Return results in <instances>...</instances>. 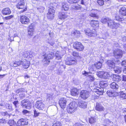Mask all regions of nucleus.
<instances>
[{"label":"nucleus","mask_w":126,"mask_h":126,"mask_svg":"<svg viewBox=\"0 0 126 126\" xmlns=\"http://www.w3.org/2000/svg\"><path fill=\"white\" fill-rule=\"evenodd\" d=\"M99 85L101 88L98 87L96 89H94V90L95 93L97 94V96L102 95L104 91V89L108 85V84L106 82L103 81H101Z\"/></svg>","instance_id":"obj_1"},{"label":"nucleus","mask_w":126,"mask_h":126,"mask_svg":"<svg viewBox=\"0 0 126 126\" xmlns=\"http://www.w3.org/2000/svg\"><path fill=\"white\" fill-rule=\"evenodd\" d=\"M78 105L75 102H71L67 107V111L68 113H72L76 110Z\"/></svg>","instance_id":"obj_2"},{"label":"nucleus","mask_w":126,"mask_h":126,"mask_svg":"<svg viewBox=\"0 0 126 126\" xmlns=\"http://www.w3.org/2000/svg\"><path fill=\"white\" fill-rule=\"evenodd\" d=\"M56 6H51L48 10V12L47 14V17L48 19L51 20L54 18L55 10Z\"/></svg>","instance_id":"obj_3"},{"label":"nucleus","mask_w":126,"mask_h":126,"mask_svg":"<svg viewBox=\"0 0 126 126\" xmlns=\"http://www.w3.org/2000/svg\"><path fill=\"white\" fill-rule=\"evenodd\" d=\"M21 105L23 108L27 109H30L32 106L31 103L26 99H24L21 101Z\"/></svg>","instance_id":"obj_4"},{"label":"nucleus","mask_w":126,"mask_h":126,"mask_svg":"<svg viewBox=\"0 0 126 126\" xmlns=\"http://www.w3.org/2000/svg\"><path fill=\"white\" fill-rule=\"evenodd\" d=\"M25 2L24 0H20L16 5L17 7L19 9H23L21 11V13L27 10L26 6L25 5Z\"/></svg>","instance_id":"obj_5"},{"label":"nucleus","mask_w":126,"mask_h":126,"mask_svg":"<svg viewBox=\"0 0 126 126\" xmlns=\"http://www.w3.org/2000/svg\"><path fill=\"white\" fill-rule=\"evenodd\" d=\"M54 56V54L52 52L47 54L45 56L43 60V62L45 64L49 63L50 62V59H52Z\"/></svg>","instance_id":"obj_6"},{"label":"nucleus","mask_w":126,"mask_h":126,"mask_svg":"<svg viewBox=\"0 0 126 126\" xmlns=\"http://www.w3.org/2000/svg\"><path fill=\"white\" fill-rule=\"evenodd\" d=\"M123 51L118 48L114 50L113 54L115 57L116 59L121 58L122 56Z\"/></svg>","instance_id":"obj_7"},{"label":"nucleus","mask_w":126,"mask_h":126,"mask_svg":"<svg viewBox=\"0 0 126 126\" xmlns=\"http://www.w3.org/2000/svg\"><path fill=\"white\" fill-rule=\"evenodd\" d=\"M77 60L76 59L71 57L68 58L65 62L66 64L68 65H72L73 64H76L77 63Z\"/></svg>","instance_id":"obj_8"},{"label":"nucleus","mask_w":126,"mask_h":126,"mask_svg":"<svg viewBox=\"0 0 126 126\" xmlns=\"http://www.w3.org/2000/svg\"><path fill=\"white\" fill-rule=\"evenodd\" d=\"M73 46L74 49L79 51H82L84 48L83 45L79 42H75Z\"/></svg>","instance_id":"obj_9"},{"label":"nucleus","mask_w":126,"mask_h":126,"mask_svg":"<svg viewBox=\"0 0 126 126\" xmlns=\"http://www.w3.org/2000/svg\"><path fill=\"white\" fill-rule=\"evenodd\" d=\"M80 97L84 100L87 99L89 96V91L86 90H82L80 93Z\"/></svg>","instance_id":"obj_10"},{"label":"nucleus","mask_w":126,"mask_h":126,"mask_svg":"<svg viewBox=\"0 0 126 126\" xmlns=\"http://www.w3.org/2000/svg\"><path fill=\"white\" fill-rule=\"evenodd\" d=\"M108 26L112 29H116L120 26L119 24L115 23L113 21L110 20L109 22H108Z\"/></svg>","instance_id":"obj_11"},{"label":"nucleus","mask_w":126,"mask_h":126,"mask_svg":"<svg viewBox=\"0 0 126 126\" xmlns=\"http://www.w3.org/2000/svg\"><path fill=\"white\" fill-rule=\"evenodd\" d=\"M45 106V105L41 100H37L36 102L35 107L39 110H43Z\"/></svg>","instance_id":"obj_12"},{"label":"nucleus","mask_w":126,"mask_h":126,"mask_svg":"<svg viewBox=\"0 0 126 126\" xmlns=\"http://www.w3.org/2000/svg\"><path fill=\"white\" fill-rule=\"evenodd\" d=\"M67 101L65 98H61L59 101V105L61 108L64 109L66 106Z\"/></svg>","instance_id":"obj_13"},{"label":"nucleus","mask_w":126,"mask_h":126,"mask_svg":"<svg viewBox=\"0 0 126 126\" xmlns=\"http://www.w3.org/2000/svg\"><path fill=\"white\" fill-rule=\"evenodd\" d=\"M20 22L23 24H27L29 23L30 21L28 17L24 16H21L20 17Z\"/></svg>","instance_id":"obj_14"},{"label":"nucleus","mask_w":126,"mask_h":126,"mask_svg":"<svg viewBox=\"0 0 126 126\" xmlns=\"http://www.w3.org/2000/svg\"><path fill=\"white\" fill-rule=\"evenodd\" d=\"M69 14L66 12L59 13L58 15L59 18L61 20H63L64 19H67L68 17Z\"/></svg>","instance_id":"obj_15"},{"label":"nucleus","mask_w":126,"mask_h":126,"mask_svg":"<svg viewBox=\"0 0 126 126\" xmlns=\"http://www.w3.org/2000/svg\"><path fill=\"white\" fill-rule=\"evenodd\" d=\"M28 124L27 120L25 119H21L18 121L16 125L17 126H23L27 125Z\"/></svg>","instance_id":"obj_16"},{"label":"nucleus","mask_w":126,"mask_h":126,"mask_svg":"<svg viewBox=\"0 0 126 126\" xmlns=\"http://www.w3.org/2000/svg\"><path fill=\"white\" fill-rule=\"evenodd\" d=\"M85 32L86 35L89 37H95L96 35V32L95 31H92L88 29L85 30Z\"/></svg>","instance_id":"obj_17"},{"label":"nucleus","mask_w":126,"mask_h":126,"mask_svg":"<svg viewBox=\"0 0 126 126\" xmlns=\"http://www.w3.org/2000/svg\"><path fill=\"white\" fill-rule=\"evenodd\" d=\"M106 63L110 69L112 68L115 67V63L113 60H108L106 62Z\"/></svg>","instance_id":"obj_18"},{"label":"nucleus","mask_w":126,"mask_h":126,"mask_svg":"<svg viewBox=\"0 0 126 126\" xmlns=\"http://www.w3.org/2000/svg\"><path fill=\"white\" fill-rule=\"evenodd\" d=\"M79 93V90L76 88H74L71 90V95L74 96L78 95Z\"/></svg>","instance_id":"obj_19"},{"label":"nucleus","mask_w":126,"mask_h":126,"mask_svg":"<svg viewBox=\"0 0 126 126\" xmlns=\"http://www.w3.org/2000/svg\"><path fill=\"white\" fill-rule=\"evenodd\" d=\"M61 4L62 6V10L67 11L69 9L68 5L65 2H61Z\"/></svg>","instance_id":"obj_20"},{"label":"nucleus","mask_w":126,"mask_h":126,"mask_svg":"<svg viewBox=\"0 0 126 126\" xmlns=\"http://www.w3.org/2000/svg\"><path fill=\"white\" fill-rule=\"evenodd\" d=\"M87 104V102L81 101L79 103V106L80 108L84 109L86 108Z\"/></svg>","instance_id":"obj_21"},{"label":"nucleus","mask_w":126,"mask_h":126,"mask_svg":"<svg viewBox=\"0 0 126 126\" xmlns=\"http://www.w3.org/2000/svg\"><path fill=\"white\" fill-rule=\"evenodd\" d=\"M89 16L97 18L99 17L98 16L97 13L94 10H92L89 14Z\"/></svg>","instance_id":"obj_22"},{"label":"nucleus","mask_w":126,"mask_h":126,"mask_svg":"<svg viewBox=\"0 0 126 126\" xmlns=\"http://www.w3.org/2000/svg\"><path fill=\"white\" fill-rule=\"evenodd\" d=\"M21 62H22L21 64H22L23 66H24V68L27 69L29 67L30 64L29 62H27L25 59L23 60V61H21Z\"/></svg>","instance_id":"obj_23"},{"label":"nucleus","mask_w":126,"mask_h":126,"mask_svg":"<svg viewBox=\"0 0 126 126\" xmlns=\"http://www.w3.org/2000/svg\"><path fill=\"white\" fill-rule=\"evenodd\" d=\"M95 109L96 110L99 111H102L104 109L103 107L98 103H96Z\"/></svg>","instance_id":"obj_24"},{"label":"nucleus","mask_w":126,"mask_h":126,"mask_svg":"<svg viewBox=\"0 0 126 126\" xmlns=\"http://www.w3.org/2000/svg\"><path fill=\"white\" fill-rule=\"evenodd\" d=\"M110 87L116 91L117 90L119 89V86L115 83L113 82L111 83L110 85Z\"/></svg>","instance_id":"obj_25"},{"label":"nucleus","mask_w":126,"mask_h":126,"mask_svg":"<svg viewBox=\"0 0 126 126\" xmlns=\"http://www.w3.org/2000/svg\"><path fill=\"white\" fill-rule=\"evenodd\" d=\"M11 12L10 9L7 8L3 9L2 11L3 14L5 15H9Z\"/></svg>","instance_id":"obj_26"},{"label":"nucleus","mask_w":126,"mask_h":126,"mask_svg":"<svg viewBox=\"0 0 126 126\" xmlns=\"http://www.w3.org/2000/svg\"><path fill=\"white\" fill-rule=\"evenodd\" d=\"M90 24L93 27L96 26L97 27L99 26L98 21L96 20H92L90 22Z\"/></svg>","instance_id":"obj_27"},{"label":"nucleus","mask_w":126,"mask_h":126,"mask_svg":"<svg viewBox=\"0 0 126 126\" xmlns=\"http://www.w3.org/2000/svg\"><path fill=\"white\" fill-rule=\"evenodd\" d=\"M113 79L115 81L119 82L121 80L122 78L119 75H114L113 76Z\"/></svg>","instance_id":"obj_28"},{"label":"nucleus","mask_w":126,"mask_h":126,"mask_svg":"<svg viewBox=\"0 0 126 126\" xmlns=\"http://www.w3.org/2000/svg\"><path fill=\"white\" fill-rule=\"evenodd\" d=\"M110 19L109 18L107 17H102L101 20V22L103 24H105L106 23L108 24Z\"/></svg>","instance_id":"obj_29"},{"label":"nucleus","mask_w":126,"mask_h":126,"mask_svg":"<svg viewBox=\"0 0 126 126\" xmlns=\"http://www.w3.org/2000/svg\"><path fill=\"white\" fill-rule=\"evenodd\" d=\"M120 14L124 16H126V8L125 7L121 8L120 10Z\"/></svg>","instance_id":"obj_30"},{"label":"nucleus","mask_w":126,"mask_h":126,"mask_svg":"<svg viewBox=\"0 0 126 126\" xmlns=\"http://www.w3.org/2000/svg\"><path fill=\"white\" fill-rule=\"evenodd\" d=\"M113 68L115 72L117 74L120 73L122 70L121 67L119 66L114 67Z\"/></svg>","instance_id":"obj_31"},{"label":"nucleus","mask_w":126,"mask_h":126,"mask_svg":"<svg viewBox=\"0 0 126 126\" xmlns=\"http://www.w3.org/2000/svg\"><path fill=\"white\" fill-rule=\"evenodd\" d=\"M97 120V118L95 117H91L89 119V122L90 124L94 123Z\"/></svg>","instance_id":"obj_32"},{"label":"nucleus","mask_w":126,"mask_h":126,"mask_svg":"<svg viewBox=\"0 0 126 126\" xmlns=\"http://www.w3.org/2000/svg\"><path fill=\"white\" fill-rule=\"evenodd\" d=\"M102 63L100 61L96 62L94 64L95 66L97 69H100L101 68L102 65Z\"/></svg>","instance_id":"obj_33"},{"label":"nucleus","mask_w":126,"mask_h":126,"mask_svg":"<svg viewBox=\"0 0 126 126\" xmlns=\"http://www.w3.org/2000/svg\"><path fill=\"white\" fill-rule=\"evenodd\" d=\"M72 34L73 36L76 37H79L80 35V33L79 31L77 30H75L73 32Z\"/></svg>","instance_id":"obj_34"},{"label":"nucleus","mask_w":126,"mask_h":126,"mask_svg":"<svg viewBox=\"0 0 126 126\" xmlns=\"http://www.w3.org/2000/svg\"><path fill=\"white\" fill-rule=\"evenodd\" d=\"M22 62L21 61H15L13 62V66L14 67H16L19 66L22 63Z\"/></svg>","instance_id":"obj_35"},{"label":"nucleus","mask_w":126,"mask_h":126,"mask_svg":"<svg viewBox=\"0 0 126 126\" xmlns=\"http://www.w3.org/2000/svg\"><path fill=\"white\" fill-rule=\"evenodd\" d=\"M115 19L117 20L122 21L124 20L123 17L121 16H119L118 15H116L115 16Z\"/></svg>","instance_id":"obj_36"},{"label":"nucleus","mask_w":126,"mask_h":126,"mask_svg":"<svg viewBox=\"0 0 126 126\" xmlns=\"http://www.w3.org/2000/svg\"><path fill=\"white\" fill-rule=\"evenodd\" d=\"M8 123L10 126H15L16 124V122L13 120H9Z\"/></svg>","instance_id":"obj_37"},{"label":"nucleus","mask_w":126,"mask_h":126,"mask_svg":"<svg viewBox=\"0 0 126 126\" xmlns=\"http://www.w3.org/2000/svg\"><path fill=\"white\" fill-rule=\"evenodd\" d=\"M55 56L56 58V60H58L60 61H59V62H60L61 61V59L62 57H61V56L60 54H59V52H57L55 54Z\"/></svg>","instance_id":"obj_38"},{"label":"nucleus","mask_w":126,"mask_h":126,"mask_svg":"<svg viewBox=\"0 0 126 126\" xmlns=\"http://www.w3.org/2000/svg\"><path fill=\"white\" fill-rule=\"evenodd\" d=\"M37 9L40 13L43 12L45 9V8L41 6H37Z\"/></svg>","instance_id":"obj_39"},{"label":"nucleus","mask_w":126,"mask_h":126,"mask_svg":"<svg viewBox=\"0 0 126 126\" xmlns=\"http://www.w3.org/2000/svg\"><path fill=\"white\" fill-rule=\"evenodd\" d=\"M107 94L110 97L113 96L114 95V92L108 90L107 91Z\"/></svg>","instance_id":"obj_40"},{"label":"nucleus","mask_w":126,"mask_h":126,"mask_svg":"<svg viewBox=\"0 0 126 126\" xmlns=\"http://www.w3.org/2000/svg\"><path fill=\"white\" fill-rule=\"evenodd\" d=\"M110 75L107 72H104V74L103 76V79H107L110 77Z\"/></svg>","instance_id":"obj_41"},{"label":"nucleus","mask_w":126,"mask_h":126,"mask_svg":"<svg viewBox=\"0 0 126 126\" xmlns=\"http://www.w3.org/2000/svg\"><path fill=\"white\" fill-rule=\"evenodd\" d=\"M104 72V71H99L98 72L97 74L99 77L101 78H103Z\"/></svg>","instance_id":"obj_42"},{"label":"nucleus","mask_w":126,"mask_h":126,"mask_svg":"<svg viewBox=\"0 0 126 126\" xmlns=\"http://www.w3.org/2000/svg\"><path fill=\"white\" fill-rule=\"evenodd\" d=\"M72 54V55L74 57H78L79 58H81L79 53L77 52L73 51Z\"/></svg>","instance_id":"obj_43"},{"label":"nucleus","mask_w":126,"mask_h":126,"mask_svg":"<svg viewBox=\"0 0 126 126\" xmlns=\"http://www.w3.org/2000/svg\"><path fill=\"white\" fill-rule=\"evenodd\" d=\"M26 90L23 88H21L19 89L16 91V93L18 94L20 92H25Z\"/></svg>","instance_id":"obj_44"},{"label":"nucleus","mask_w":126,"mask_h":126,"mask_svg":"<svg viewBox=\"0 0 126 126\" xmlns=\"http://www.w3.org/2000/svg\"><path fill=\"white\" fill-rule=\"evenodd\" d=\"M125 91L124 90H123V91H120L119 93L120 94V96L121 98H123L124 96L126 94L124 92Z\"/></svg>","instance_id":"obj_45"},{"label":"nucleus","mask_w":126,"mask_h":126,"mask_svg":"<svg viewBox=\"0 0 126 126\" xmlns=\"http://www.w3.org/2000/svg\"><path fill=\"white\" fill-rule=\"evenodd\" d=\"M33 118H36L38 117L40 114V113L37 111L36 110H34Z\"/></svg>","instance_id":"obj_46"},{"label":"nucleus","mask_w":126,"mask_h":126,"mask_svg":"<svg viewBox=\"0 0 126 126\" xmlns=\"http://www.w3.org/2000/svg\"><path fill=\"white\" fill-rule=\"evenodd\" d=\"M81 5L77 4L74 6L73 8L75 10H78L80 9L81 8Z\"/></svg>","instance_id":"obj_47"},{"label":"nucleus","mask_w":126,"mask_h":126,"mask_svg":"<svg viewBox=\"0 0 126 126\" xmlns=\"http://www.w3.org/2000/svg\"><path fill=\"white\" fill-rule=\"evenodd\" d=\"M34 27V24L33 23H32L29 26L28 29L33 30Z\"/></svg>","instance_id":"obj_48"},{"label":"nucleus","mask_w":126,"mask_h":126,"mask_svg":"<svg viewBox=\"0 0 126 126\" xmlns=\"http://www.w3.org/2000/svg\"><path fill=\"white\" fill-rule=\"evenodd\" d=\"M104 0H97V3L100 5L102 6L104 5Z\"/></svg>","instance_id":"obj_49"},{"label":"nucleus","mask_w":126,"mask_h":126,"mask_svg":"<svg viewBox=\"0 0 126 126\" xmlns=\"http://www.w3.org/2000/svg\"><path fill=\"white\" fill-rule=\"evenodd\" d=\"M80 3L82 5H85L87 4V0H80Z\"/></svg>","instance_id":"obj_50"},{"label":"nucleus","mask_w":126,"mask_h":126,"mask_svg":"<svg viewBox=\"0 0 126 126\" xmlns=\"http://www.w3.org/2000/svg\"><path fill=\"white\" fill-rule=\"evenodd\" d=\"M88 77L90 79V81H93L94 79V78L92 75H88Z\"/></svg>","instance_id":"obj_51"},{"label":"nucleus","mask_w":126,"mask_h":126,"mask_svg":"<svg viewBox=\"0 0 126 126\" xmlns=\"http://www.w3.org/2000/svg\"><path fill=\"white\" fill-rule=\"evenodd\" d=\"M52 126H62V124L61 123L58 122L54 124Z\"/></svg>","instance_id":"obj_52"},{"label":"nucleus","mask_w":126,"mask_h":126,"mask_svg":"<svg viewBox=\"0 0 126 126\" xmlns=\"http://www.w3.org/2000/svg\"><path fill=\"white\" fill-rule=\"evenodd\" d=\"M22 112L24 114L27 115H28V114L29 113V111L26 110H23Z\"/></svg>","instance_id":"obj_53"},{"label":"nucleus","mask_w":126,"mask_h":126,"mask_svg":"<svg viewBox=\"0 0 126 126\" xmlns=\"http://www.w3.org/2000/svg\"><path fill=\"white\" fill-rule=\"evenodd\" d=\"M33 30L28 29V33L29 35L32 36L33 34Z\"/></svg>","instance_id":"obj_54"},{"label":"nucleus","mask_w":126,"mask_h":126,"mask_svg":"<svg viewBox=\"0 0 126 126\" xmlns=\"http://www.w3.org/2000/svg\"><path fill=\"white\" fill-rule=\"evenodd\" d=\"M121 64L122 65L125 67L126 66V60H124L121 63Z\"/></svg>","instance_id":"obj_55"},{"label":"nucleus","mask_w":126,"mask_h":126,"mask_svg":"<svg viewBox=\"0 0 126 126\" xmlns=\"http://www.w3.org/2000/svg\"><path fill=\"white\" fill-rule=\"evenodd\" d=\"M6 123V120L4 119H0V123L2 124H5Z\"/></svg>","instance_id":"obj_56"},{"label":"nucleus","mask_w":126,"mask_h":126,"mask_svg":"<svg viewBox=\"0 0 126 126\" xmlns=\"http://www.w3.org/2000/svg\"><path fill=\"white\" fill-rule=\"evenodd\" d=\"M126 84H122L121 85V88L122 89L123 91L124 90H125L126 88Z\"/></svg>","instance_id":"obj_57"},{"label":"nucleus","mask_w":126,"mask_h":126,"mask_svg":"<svg viewBox=\"0 0 126 126\" xmlns=\"http://www.w3.org/2000/svg\"><path fill=\"white\" fill-rule=\"evenodd\" d=\"M106 122H107V124H106L105 125V126H108L109 125L108 124H110H110H112V122L110 121L108 119L107 120H106Z\"/></svg>","instance_id":"obj_58"},{"label":"nucleus","mask_w":126,"mask_h":126,"mask_svg":"<svg viewBox=\"0 0 126 126\" xmlns=\"http://www.w3.org/2000/svg\"><path fill=\"white\" fill-rule=\"evenodd\" d=\"M13 15H10L9 16H8L5 17V18L6 20H9L11 19L13 17Z\"/></svg>","instance_id":"obj_59"},{"label":"nucleus","mask_w":126,"mask_h":126,"mask_svg":"<svg viewBox=\"0 0 126 126\" xmlns=\"http://www.w3.org/2000/svg\"><path fill=\"white\" fill-rule=\"evenodd\" d=\"M6 108L7 109H8L10 110H12V106L8 104H7L6 105Z\"/></svg>","instance_id":"obj_60"},{"label":"nucleus","mask_w":126,"mask_h":126,"mask_svg":"<svg viewBox=\"0 0 126 126\" xmlns=\"http://www.w3.org/2000/svg\"><path fill=\"white\" fill-rule=\"evenodd\" d=\"M1 114L3 116H8V114L7 112H2Z\"/></svg>","instance_id":"obj_61"},{"label":"nucleus","mask_w":126,"mask_h":126,"mask_svg":"<svg viewBox=\"0 0 126 126\" xmlns=\"http://www.w3.org/2000/svg\"><path fill=\"white\" fill-rule=\"evenodd\" d=\"M49 44H50L51 46H53L54 45V41L53 40L52 41H51L48 42Z\"/></svg>","instance_id":"obj_62"},{"label":"nucleus","mask_w":126,"mask_h":126,"mask_svg":"<svg viewBox=\"0 0 126 126\" xmlns=\"http://www.w3.org/2000/svg\"><path fill=\"white\" fill-rule=\"evenodd\" d=\"M122 81L126 82V75L122 76Z\"/></svg>","instance_id":"obj_63"},{"label":"nucleus","mask_w":126,"mask_h":126,"mask_svg":"<svg viewBox=\"0 0 126 126\" xmlns=\"http://www.w3.org/2000/svg\"><path fill=\"white\" fill-rule=\"evenodd\" d=\"M18 101H15L13 102V104L16 107V105L18 104Z\"/></svg>","instance_id":"obj_64"}]
</instances>
